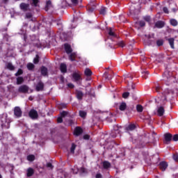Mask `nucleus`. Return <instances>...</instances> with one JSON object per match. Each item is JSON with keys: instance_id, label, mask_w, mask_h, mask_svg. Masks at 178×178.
Listing matches in <instances>:
<instances>
[{"instance_id": "obj_60", "label": "nucleus", "mask_w": 178, "mask_h": 178, "mask_svg": "<svg viewBox=\"0 0 178 178\" xmlns=\"http://www.w3.org/2000/svg\"><path fill=\"white\" fill-rule=\"evenodd\" d=\"M66 106V104H61L60 108H65Z\"/></svg>"}, {"instance_id": "obj_3", "label": "nucleus", "mask_w": 178, "mask_h": 178, "mask_svg": "<svg viewBox=\"0 0 178 178\" xmlns=\"http://www.w3.org/2000/svg\"><path fill=\"white\" fill-rule=\"evenodd\" d=\"M19 92H22L23 94H26V92H29V86L26 85H22L18 88Z\"/></svg>"}, {"instance_id": "obj_25", "label": "nucleus", "mask_w": 178, "mask_h": 178, "mask_svg": "<svg viewBox=\"0 0 178 178\" xmlns=\"http://www.w3.org/2000/svg\"><path fill=\"white\" fill-rule=\"evenodd\" d=\"M143 109H144V108L140 104H138L136 106L137 112H143Z\"/></svg>"}, {"instance_id": "obj_21", "label": "nucleus", "mask_w": 178, "mask_h": 178, "mask_svg": "<svg viewBox=\"0 0 178 178\" xmlns=\"http://www.w3.org/2000/svg\"><path fill=\"white\" fill-rule=\"evenodd\" d=\"M24 81V79L22 76H19L17 78V84L19 86L20 84H22V83Z\"/></svg>"}, {"instance_id": "obj_37", "label": "nucleus", "mask_w": 178, "mask_h": 178, "mask_svg": "<svg viewBox=\"0 0 178 178\" xmlns=\"http://www.w3.org/2000/svg\"><path fill=\"white\" fill-rule=\"evenodd\" d=\"M170 23L172 26H177V21L176 19H171Z\"/></svg>"}, {"instance_id": "obj_8", "label": "nucleus", "mask_w": 178, "mask_h": 178, "mask_svg": "<svg viewBox=\"0 0 178 178\" xmlns=\"http://www.w3.org/2000/svg\"><path fill=\"white\" fill-rule=\"evenodd\" d=\"M60 69L62 73H66V72H67V67L66 66V64H65V63L60 64Z\"/></svg>"}, {"instance_id": "obj_18", "label": "nucleus", "mask_w": 178, "mask_h": 178, "mask_svg": "<svg viewBox=\"0 0 178 178\" xmlns=\"http://www.w3.org/2000/svg\"><path fill=\"white\" fill-rule=\"evenodd\" d=\"M168 42L172 49H175V39L174 38H169Z\"/></svg>"}, {"instance_id": "obj_44", "label": "nucleus", "mask_w": 178, "mask_h": 178, "mask_svg": "<svg viewBox=\"0 0 178 178\" xmlns=\"http://www.w3.org/2000/svg\"><path fill=\"white\" fill-rule=\"evenodd\" d=\"M172 140L173 141H178V134L174 135V136L172 137Z\"/></svg>"}, {"instance_id": "obj_48", "label": "nucleus", "mask_w": 178, "mask_h": 178, "mask_svg": "<svg viewBox=\"0 0 178 178\" xmlns=\"http://www.w3.org/2000/svg\"><path fill=\"white\" fill-rule=\"evenodd\" d=\"M139 24H140V27H144V26H145V22L144 21H140L139 22Z\"/></svg>"}, {"instance_id": "obj_19", "label": "nucleus", "mask_w": 178, "mask_h": 178, "mask_svg": "<svg viewBox=\"0 0 178 178\" xmlns=\"http://www.w3.org/2000/svg\"><path fill=\"white\" fill-rule=\"evenodd\" d=\"M83 95H84V94H83V92H81V91H80V90H77V91H76V97H77L79 99H82Z\"/></svg>"}, {"instance_id": "obj_33", "label": "nucleus", "mask_w": 178, "mask_h": 178, "mask_svg": "<svg viewBox=\"0 0 178 178\" xmlns=\"http://www.w3.org/2000/svg\"><path fill=\"white\" fill-rule=\"evenodd\" d=\"M76 149V145L72 144V147L70 148V153L71 154H74V150Z\"/></svg>"}, {"instance_id": "obj_55", "label": "nucleus", "mask_w": 178, "mask_h": 178, "mask_svg": "<svg viewBox=\"0 0 178 178\" xmlns=\"http://www.w3.org/2000/svg\"><path fill=\"white\" fill-rule=\"evenodd\" d=\"M67 86L70 88H73L74 87V85H73L72 83H68L67 84Z\"/></svg>"}, {"instance_id": "obj_31", "label": "nucleus", "mask_w": 178, "mask_h": 178, "mask_svg": "<svg viewBox=\"0 0 178 178\" xmlns=\"http://www.w3.org/2000/svg\"><path fill=\"white\" fill-rule=\"evenodd\" d=\"M52 6L51 1H47L46 3V10H48L49 8H51Z\"/></svg>"}, {"instance_id": "obj_13", "label": "nucleus", "mask_w": 178, "mask_h": 178, "mask_svg": "<svg viewBox=\"0 0 178 178\" xmlns=\"http://www.w3.org/2000/svg\"><path fill=\"white\" fill-rule=\"evenodd\" d=\"M127 108V105L125 102H122L120 104L119 109L120 111H126V108Z\"/></svg>"}, {"instance_id": "obj_53", "label": "nucleus", "mask_w": 178, "mask_h": 178, "mask_svg": "<svg viewBox=\"0 0 178 178\" xmlns=\"http://www.w3.org/2000/svg\"><path fill=\"white\" fill-rule=\"evenodd\" d=\"M118 130H119L118 127V126L115 127L114 131H115V134H119V131H118Z\"/></svg>"}, {"instance_id": "obj_42", "label": "nucleus", "mask_w": 178, "mask_h": 178, "mask_svg": "<svg viewBox=\"0 0 178 178\" xmlns=\"http://www.w3.org/2000/svg\"><path fill=\"white\" fill-rule=\"evenodd\" d=\"M39 57L38 55H36V57L33 59V63H38L39 62Z\"/></svg>"}, {"instance_id": "obj_62", "label": "nucleus", "mask_w": 178, "mask_h": 178, "mask_svg": "<svg viewBox=\"0 0 178 178\" xmlns=\"http://www.w3.org/2000/svg\"><path fill=\"white\" fill-rule=\"evenodd\" d=\"M156 102H158V104H159V98L156 99Z\"/></svg>"}, {"instance_id": "obj_40", "label": "nucleus", "mask_w": 178, "mask_h": 178, "mask_svg": "<svg viewBox=\"0 0 178 178\" xmlns=\"http://www.w3.org/2000/svg\"><path fill=\"white\" fill-rule=\"evenodd\" d=\"M31 17H33V15H31V13H28L26 15V19H31Z\"/></svg>"}, {"instance_id": "obj_15", "label": "nucleus", "mask_w": 178, "mask_h": 178, "mask_svg": "<svg viewBox=\"0 0 178 178\" xmlns=\"http://www.w3.org/2000/svg\"><path fill=\"white\" fill-rule=\"evenodd\" d=\"M64 47H65V52H67V54L72 53V47L69 45V44H65Z\"/></svg>"}, {"instance_id": "obj_35", "label": "nucleus", "mask_w": 178, "mask_h": 178, "mask_svg": "<svg viewBox=\"0 0 178 178\" xmlns=\"http://www.w3.org/2000/svg\"><path fill=\"white\" fill-rule=\"evenodd\" d=\"M89 12H94V10L95 9V6H88Z\"/></svg>"}, {"instance_id": "obj_10", "label": "nucleus", "mask_w": 178, "mask_h": 178, "mask_svg": "<svg viewBox=\"0 0 178 178\" xmlns=\"http://www.w3.org/2000/svg\"><path fill=\"white\" fill-rule=\"evenodd\" d=\"M36 90L37 91H42L44 90V83L39 82L36 86Z\"/></svg>"}, {"instance_id": "obj_14", "label": "nucleus", "mask_w": 178, "mask_h": 178, "mask_svg": "<svg viewBox=\"0 0 178 178\" xmlns=\"http://www.w3.org/2000/svg\"><path fill=\"white\" fill-rule=\"evenodd\" d=\"M157 113L159 116H163V113H165V109L163 107L160 106L157 110Z\"/></svg>"}, {"instance_id": "obj_34", "label": "nucleus", "mask_w": 178, "mask_h": 178, "mask_svg": "<svg viewBox=\"0 0 178 178\" xmlns=\"http://www.w3.org/2000/svg\"><path fill=\"white\" fill-rule=\"evenodd\" d=\"M27 68L29 69V70H32V69H34V64L29 63L27 65Z\"/></svg>"}, {"instance_id": "obj_4", "label": "nucleus", "mask_w": 178, "mask_h": 178, "mask_svg": "<svg viewBox=\"0 0 178 178\" xmlns=\"http://www.w3.org/2000/svg\"><path fill=\"white\" fill-rule=\"evenodd\" d=\"M14 114L16 118H22V109H20V107L15 108Z\"/></svg>"}, {"instance_id": "obj_50", "label": "nucleus", "mask_w": 178, "mask_h": 178, "mask_svg": "<svg viewBox=\"0 0 178 178\" xmlns=\"http://www.w3.org/2000/svg\"><path fill=\"white\" fill-rule=\"evenodd\" d=\"M118 45H119V47H121V48H123V47H124V42H120L118 43Z\"/></svg>"}, {"instance_id": "obj_7", "label": "nucleus", "mask_w": 178, "mask_h": 178, "mask_svg": "<svg viewBox=\"0 0 178 178\" xmlns=\"http://www.w3.org/2000/svg\"><path fill=\"white\" fill-rule=\"evenodd\" d=\"M160 169L164 172V170H166V168H168V163L163 161L161 163H160Z\"/></svg>"}, {"instance_id": "obj_57", "label": "nucleus", "mask_w": 178, "mask_h": 178, "mask_svg": "<svg viewBox=\"0 0 178 178\" xmlns=\"http://www.w3.org/2000/svg\"><path fill=\"white\" fill-rule=\"evenodd\" d=\"M145 20H146V22H149V20L151 19V17H145Z\"/></svg>"}, {"instance_id": "obj_46", "label": "nucleus", "mask_w": 178, "mask_h": 178, "mask_svg": "<svg viewBox=\"0 0 178 178\" xmlns=\"http://www.w3.org/2000/svg\"><path fill=\"white\" fill-rule=\"evenodd\" d=\"M80 172H81V173H87V170H86V168H81L80 169Z\"/></svg>"}, {"instance_id": "obj_28", "label": "nucleus", "mask_w": 178, "mask_h": 178, "mask_svg": "<svg viewBox=\"0 0 178 178\" xmlns=\"http://www.w3.org/2000/svg\"><path fill=\"white\" fill-rule=\"evenodd\" d=\"M100 15H106V8L103 7L101 8Z\"/></svg>"}, {"instance_id": "obj_45", "label": "nucleus", "mask_w": 178, "mask_h": 178, "mask_svg": "<svg viewBox=\"0 0 178 178\" xmlns=\"http://www.w3.org/2000/svg\"><path fill=\"white\" fill-rule=\"evenodd\" d=\"M60 115H61V118H65V116H66L67 115V112L63 111L60 113Z\"/></svg>"}, {"instance_id": "obj_64", "label": "nucleus", "mask_w": 178, "mask_h": 178, "mask_svg": "<svg viewBox=\"0 0 178 178\" xmlns=\"http://www.w3.org/2000/svg\"><path fill=\"white\" fill-rule=\"evenodd\" d=\"M172 12H176V9L173 8Z\"/></svg>"}, {"instance_id": "obj_59", "label": "nucleus", "mask_w": 178, "mask_h": 178, "mask_svg": "<svg viewBox=\"0 0 178 178\" xmlns=\"http://www.w3.org/2000/svg\"><path fill=\"white\" fill-rule=\"evenodd\" d=\"M114 133H115V132H112V133L111 134V137H113V138H115V137H116V135H115Z\"/></svg>"}, {"instance_id": "obj_41", "label": "nucleus", "mask_w": 178, "mask_h": 178, "mask_svg": "<svg viewBox=\"0 0 178 178\" xmlns=\"http://www.w3.org/2000/svg\"><path fill=\"white\" fill-rule=\"evenodd\" d=\"M38 2H39L38 0H32V4H33L34 6H37L38 4Z\"/></svg>"}, {"instance_id": "obj_36", "label": "nucleus", "mask_w": 178, "mask_h": 178, "mask_svg": "<svg viewBox=\"0 0 178 178\" xmlns=\"http://www.w3.org/2000/svg\"><path fill=\"white\" fill-rule=\"evenodd\" d=\"M74 58H76V54L74 53L71 54V55L70 56V60L72 61L74 60Z\"/></svg>"}, {"instance_id": "obj_30", "label": "nucleus", "mask_w": 178, "mask_h": 178, "mask_svg": "<svg viewBox=\"0 0 178 178\" xmlns=\"http://www.w3.org/2000/svg\"><path fill=\"white\" fill-rule=\"evenodd\" d=\"M28 161H33L35 159V156L34 155H29L27 156Z\"/></svg>"}, {"instance_id": "obj_16", "label": "nucleus", "mask_w": 178, "mask_h": 178, "mask_svg": "<svg viewBox=\"0 0 178 178\" xmlns=\"http://www.w3.org/2000/svg\"><path fill=\"white\" fill-rule=\"evenodd\" d=\"M32 175H34V170L31 168H28L26 171V175L28 177H31Z\"/></svg>"}, {"instance_id": "obj_52", "label": "nucleus", "mask_w": 178, "mask_h": 178, "mask_svg": "<svg viewBox=\"0 0 178 178\" xmlns=\"http://www.w3.org/2000/svg\"><path fill=\"white\" fill-rule=\"evenodd\" d=\"M163 10L164 13H169V10H168V8H166V7H164L163 8Z\"/></svg>"}, {"instance_id": "obj_26", "label": "nucleus", "mask_w": 178, "mask_h": 178, "mask_svg": "<svg viewBox=\"0 0 178 178\" xmlns=\"http://www.w3.org/2000/svg\"><path fill=\"white\" fill-rule=\"evenodd\" d=\"M130 13L134 17H136V15H138V10H136L135 12L133 10H130Z\"/></svg>"}, {"instance_id": "obj_5", "label": "nucleus", "mask_w": 178, "mask_h": 178, "mask_svg": "<svg viewBox=\"0 0 178 178\" xmlns=\"http://www.w3.org/2000/svg\"><path fill=\"white\" fill-rule=\"evenodd\" d=\"M19 6L20 9L24 10V12H27V10H29L30 9V5L25 3H22Z\"/></svg>"}, {"instance_id": "obj_54", "label": "nucleus", "mask_w": 178, "mask_h": 178, "mask_svg": "<svg viewBox=\"0 0 178 178\" xmlns=\"http://www.w3.org/2000/svg\"><path fill=\"white\" fill-rule=\"evenodd\" d=\"M95 177L96 178H102V175L98 173V174L96 175Z\"/></svg>"}, {"instance_id": "obj_9", "label": "nucleus", "mask_w": 178, "mask_h": 178, "mask_svg": "<svg viewBox=\"0 0 178 178\" xmlns=\"http://www.w3.org/2000/svg\"><path fill=\"white\" fill-rule=\"evenodd\" d=\"M81 133H83V129H81V128H80V127L75 128L74 131V134L75 136H80V134H81Z\"/></svg>"}, {"instance_id": "obj_63", "label": "nucleus", "mask_w": 178, "mask_h": 178, "mask_svg": "<svg viewBox=\"0 0 178 178\" xmlns=\"http://www.w3.org/2000/svg\"><path fill=\"white\" fill-rule=\"evenodd\" d=\"M143 73H145V74H148V72L147 71H145Z\"/></svg>"}, {"instance_id": "obj_27", "label": "nucleus", "mask_w": 178, "mask_h": 178, "mask_svg": "<svg viewBox=\"0 0 178 178\" xmlns=\"http://www.w3.org/2000/svg\"><path fill=\"white\" fill-rule=\"evenodd\" d=\"M7 68L9 69V70H15V67L10 63H8L7 64Z\"/></svg>"}, {"instance_id": "obj_39", "label": "nucleus", "mask_w": 178, "mask_h": 178, "mask_svg": "<svg viewBox=\"0 0 178 178\" xmlns=\"http://www.w3.org/2000/svg\"><path fill=\"white\" fill-rule=\"evenodd\" d=\"M72 172L74 175H77L79 173V168L74 167V168H72Z\"/></svg>"}, {"instance_id": "obj_22", "label": "nucleus", "mask_w": 178, "mask_h": 178, "mask_svg": "<svg viewBox=\"0 0 178 178\" xmlns=\"http://www.w3.org/2000/svg\"><path fill=\"white\" fill-rule=\"evenodd\" d=\"M108 35L111 37H116V33H115V31H113V29H112V28H110L108 29Z\"/></svg>"}, {"instance_id": "obj_43", "label": "nucleus", "mask_w": 178, "mask_h": 178, "mask_svg": "<svg viewBox=\"0 0 178 178\" xmlns=\"http://www.w3.org/2000/svg\"><path fill=\"white\" fill-rule=\"evenodd\" d=\"M20 74H23V70H19L15 74V76H20Z\"/></svg>"}, {"instance_id": "obj_6", "label": "nucleus", "mask_w": 178, "mask_h": 178, "mask_svg": "<svg viewBox=\"0 0 178 178\" xmlns=\"http://www.w3.org/2000/svg\"><path fill=\"white\" fill-rule=\"evenodd\" d=\"M29 116L31 118V119H36V118L38 116V113L35 110H31L29 112Z\"/></svg>"}, {"instance_id": "obj_12", "label": "nucleus", "mask_w": 178, "mask_h": 178, "mask_svg": "<svg viewBox=\"0 0 178 178\" xmlns=\"http://www.w3.org/2000/svg\"><path fill=\"white\" fill-rule=\"evenodd\" d=\"M165 140L166 143H169V141H172V134H165L164 135Z\"/></svg>"}, {"instance_id": "obj_58", "label": "nucleus", "mask_w": 178, "mask_h": 178, "mask_svg": "<svg viewBox=\"0 0 178 178\" xmlns=\"http://www.w3.org/2000/svg\"><path fill=\"white\" fill-rule=\"evenodd\" d=\"M72 3H74V5H76L77 3V0H71Z\"/></svg>"}, {"instance_id": "obj_47", "label": "nucleus", "mask_w": 178, "mask_h": 178, "mask_svg": "<svg viewBox=\"0 0 178 178\" xmlns=\"http://www.w3.org/2000/svg\"><path fill=\"white\" fill-rule=\"evenodd\" d=\"M47 168H49V169H52L54 166H52V164L51 163H47Z\"/></svg>"}, {"instance_id": "obj_1", "label": "nucleus", "mask_w": 178, "mask_h": 178, "mask_svg": "<svg viewBox=\"0 0 178 178\" xmlns=\"http://www.w3.org/2000/svg\"><path fill=\"white\" fill-rule=\"evenodd\" d=\"M10 124V120L7 115H3L1 118V127L4 129H9Z\"/></svg>"}, {"instance_id": "obj_24", "label": "nucleus", "mask_w": 178, "mask_h": 178, "mask_svg": "<svg viewBox=\"0 0 178 178\" xmlns=\"http://www.w3.org/2000/svg\"><path fill=\"white\" fill-rule=\"evenodd\" d=\"M103 166L104 169H108V168H111V163L108 161H104L103 163Z\"/></svg>"}, {"instance_id": "obj_29", "label": "nucleus", "mask_w": 178, "mask_h": 178, "mask_svg": "<svg viewBox=\"0 0 178 178\" xmlns=\"http://www.w3.org/2000/svg\"><path fill=\"white\" fill-rule=\"evenodd\" d=\"M86 115H87V113L86 111H79V115L81 116V118H86Z\"/></svg>"}, {"instance_id": "obj_17", "label": "nucleus", "mask_w": 178, "mask_h": 178, "mask_svg": "<svg viewBox=\"0 0 178 178\" xmlns=\"http://www.w3.org/2000/svg\"><path fill=\"white\" fill-rule=\"evenodd\" d=\"M136 129V125L134 124H131L127 127V130L128 131H133V130Z\"/></svg>"}, {"instance_id": "obj_32", "label": "nucleus", "mask_w": 178, "mask_h": 178, "mask_svg": "<svg viewBox=\"0 0 178 178\" xmlns=\"http://www.w3.org/2000/svg\"><path fill=\"white\" fill-rule=\"evenodd\" d=\"M156 45H157V47H162V45H163V40H157Z\"/></svg>"}, {"instance_id": "obj_49", "label": "nucleus", "mask_w": 178, "mask_h": 178, "mask_svg": "<svg viewBox=\"0 0 178 178\" xmlns=\"http://www.w3.org/2000/svg\"><path fill=\"white\" fill-rule=\"evenodd\" d=\"M174 161H176V162H178V154H175L173 156Z\"/></svg>"}, {"instance_id": "obj_61", "label": "nucleus", "mask_w": 178, "mask_h": 178, "mask_svg": "<svg viewBox=\"0 0 178 178\" xmlns=\"http://www.w3.org/2000/svg\"><path fill=\"white\" fill-rule=\"evenodd\" d=\"M159 88H161V87H159V86H158L156 87V90H159Z\"/></svg>"}, {"instance_id": "obj_11", "label": "nucleus", "mask_w": 178, "mask_h": 178, "mask_svg": "<svg viewBox=\"0 0 178 178\" xmlns=\"http://www.w3.org/2000/svg\"><path fill=\"white\" fill-rule=\"evenodd\" d=\"M155 26L157 27V29H162L165 26V22L162 21H158L156 22Z\"/></svg>"}, {"instance_id": "obj_56", "label": "nucleus", "mask_w": 178, "mask_h": 178, "mask_svg": "<svg viewBox=\"0 0 178 178\" xmlns=\"http://www.w3.org/2000/svg\"><path fill=\"white\" fill-rule=\"evenodd\" d=\"M83 138H84V140H88L90 138V136L85 135V136H83Z\"/></svg>"}, {"instance_id": "obj_38", "label": "nucleus", "mask_w": 178, "mask_h": 178, "mask_svg": "<svg viewBox=\"0 0 178 178\" xmlns=\"http://www.w3.org/2000/svg\"><path fill=\"white\" fill-rule=\"evenodd\" d=\"M129 95L130 93L129 92H125L124 93H123L122 97L123 98H128Z\"/></svg>"}, {"instance_id": "obj_20", "label": "nucleus", "mask_w": 178, "mask_h": 178, "mask_svg": "<svg viewBox=\"0 0 178 178\" xmlns=\"http://www.w3.org/2000/svg\"><path fill=\"white\" fill-rule=\"evenodd\" d=\"M41 73H42V76H47V74L48 73V70L47 69V67H42L41 69Z\"/></svg>"}, {"instance_id": "obj_2", "label": "nucleus", "mask_w": 178, "mask_h": 178, "mask_svg": "<svg viewBox=\"0 0 178 178\" xmlns=\"http://www.w3.org/2000/svg\"><path fill=\"white\" fill-rule=\"evenodd\" d=\"M72 80L74 81H80L81 80V74L79 72H74L72 74Z\"/></svg>"}, {"instance_id": "obj_51", "label": "nucleus", "mask_w": 178, "mask_h": 178, "mask_svg": "<svg viewBox=\"0 0 178 178\" xmlns=\"http://www.w3.org/2000/svg\"><path fill=\"white\" fill-rule=\"evenodd\" d=\"M63 117H60L57 119L58 123H62L63 122V120L62 119Z\"/></svg>"}, {"instance_id": "obj_23", "label": "nucleus", "mask_w": 178, "mask_h": 178, "mask_svg": "<svg viewBox=\"0 0 178 178\" xmlns=\"http://www.w3.org/2000/svg\"><path fill=\"white\" fill-rule=\"evenodd\" d=\"M84 73L86 76H91L92 74V72H91V70L86 68L84 71Z\"/></svg>"}]
</instances>
